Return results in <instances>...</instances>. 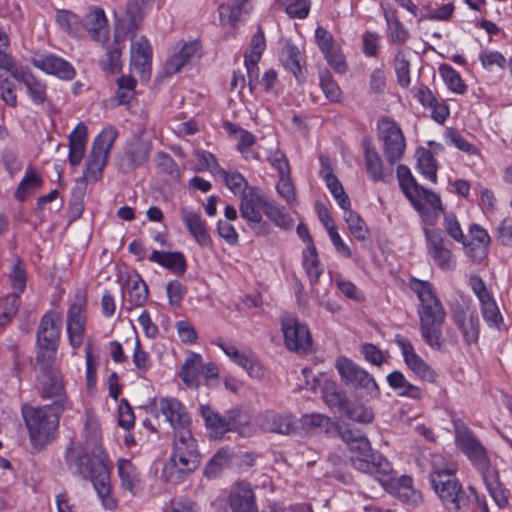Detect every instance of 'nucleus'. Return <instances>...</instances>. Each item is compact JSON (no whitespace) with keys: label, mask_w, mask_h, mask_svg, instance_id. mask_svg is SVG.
<instances>
[{"label":"nucleus","mask_w":512,"mask_h":512,"mask_svg":"<svg viewBox=\"0 0 512 512\" xmlns=\"http://www.w3.org/2000/svg\"><path fill=\"white\" fill-rule=\"evenodd\" d=\"M409 287L419 300L417 314L423 340L431 348L443 351L445 345L442 339V326L446 319V311L433 285L428 281L411 278Z\"/></svg>","instance_id":"1"},{"label":"nucleus","mask_w":512,"mask_h":512,"mask_svg":"<svg viewBox=\"0 0 512 512\" xmlns=\"http://www.w3.org/2000/svg\"><path fill=\"white\" fill-rule=\"evenodd\" d=\"M200 461L201 455L192 431L175 432L171 455L163 468V477L170 483H181L198 469Z\"/></svg>","instance_id":"2"},{"label":"nucleus","mask_w":512,"mask_h":512,"mask_svg":"<svg viewBox=\"0 0 512 512\" xmlns=\"http://www.w3.org/2000/svg\"><path fill=\"white\" fill-rule=\"evenodd\" d=\"M442 461L440 455H434L432 458L431 484L444 507L451 512H457L468 505L469 497L454 475L455 465Z\"/></svg>","instance_id":"3"},{"label":"nucleus","mask_w":512,"mask_h":512,"mask_svg":"<svg viewBox=\"0 0 512 512\" xmlns=\"http://www.w3.org/2000/svg\"><path fill=\"white\" fill-rule=\"evenodd\" d=\"M63 411L59 401L41 407H22V416L34 447L42 448L55 438Z\"/></svg>","instance_id":"4"},{"label":"nucleus","mask_w":512,"mask_h":512,"mask_svg":"<svg viewBox=\"0 0 512 512\" xmlns=\"http://www.w3.org/2000/svg\"><path fill=\"white\" fill-rule=\"evenodd\" d=\"M117 137V130L108 126L94 139L83 171V179L86 182L95 183L102 178L103 170L108 163L110 151Z\"/></svg>","instance_id":"5"},{"label":"nucleus","mask_w":512,"mask_h":512,"mask_svg":"<svg viewBox=\"0 0 512 512\" xmlns=\"http://www.w3.org/2000/svg\"><path fill=\"white\" fill-rule=\"evenodd\" d=\"M378 138L382 142V151L387 162L394 165L402 158L406 148L402 130L395 121L382 118L378 121Z\"/></svg>","instance_id":"6"},{"label":"nucleus","mask_w":512,"mask_h":512,"mask_svg":"<svg viewBox=\"0 0 512 512\" xmlns=\"http://www.w3.org/2000/svg\"><path fill=\"white\" fill-rule=\"evenodd\" d=\"M336 368L346 384L352 385L355 389L363 390L366 395L372 398L380 395L375 379L352 360L340 357L336 361Z\"/></svg>","instance_id":"7"},{"label":"nucleus","mask_w":512,"mask_h":512,"mask_svg":"<svg viewBox=\"0 0 512 512\" xmlns=\"http://www.w3.org/2000/svg\"><path fill=\"white\" fill-rule=\"evenodd\" d=\"M351 465L362 473L373 475L382 485L392 480V465L380 453L369 448L366 452L350 455Z\"/></svg>","instance_id":"8"},{"label":"nucleus","mask_w":512,"mask_h":512,"mask_svg":"<svg viewBox=\"0 0 512 512\" xmlns=\"http://www.w3.org/2000/svg\"><path fill=\"white\" fill-rule=\"evenodd\" d=\"M265 197L256 187H251L240 199V215L257 235L268 234V223L263 220L261 210L264 211Z\"/></svg>","instance_id":"9"},{"label":"nucleus","mask_w":512,"mask_h":512,"mask_svg":"<svg viewBox=\"0 0 512 512\" xmlns=\"http://www.w3.org/2000/svg\"><path fill=\"white\" fill-rule=\"evenodd\" d=\"M427 253L442 270H451L456 261L452 253L453 244L447 240L439 229L424 228Z\"/></svg>","instance_id":"10"},{"label":"nucleus","mask_w":512,"mask_h":512,"mask_svg":"<svg viewBox=\"0 0 512 512\" xmlns=\"http://www.w3.org/2000/svg\"><path fill=\"white\" fill-rule=\"evenodd\" d=\"M406 197L426 225L432 226L437 222L439 214L443 211L441 199L437 194L418 185Z\"/></svg>","instance_id":"11"},{"label":"nucleus","mask_w":512,"mask_h":512,"mask_svg":"<svg viewBox=\"0 0 512 512\" xmlns=\"http://www.w3.org/2000/svg\"><path fill=\"white\" fill-rule=\"evenodd\" d=\"M151 144L144 139L134 137L126 143L116 158L117 168L127 174L142 166L149 158Z\"/></svg>","instance_id":"12"},{"label":"nucleus","mask_w":512,"mask_h":512,"mask_svg":"<svg viewBox=\"0 0 512 512\" xmlns=\"http://www.w3.org/2000/svg\"><path fill=\"white\" fill-rule=\"evenodd\" d=\"M90 449L82 447V445L72 443L66 450V464L69 471L74 475H79L87 479L94 471L97 463L103 461L102 454L92 453L89 455Z\"/></svg>","instance_id":"13"},{"label":"nucleus","mask_w":512,"mask_h":512,"mask_svg":"<svg viewBox=\"0 0 512 512\" xmlns=\"http://www.w3.org/2000/svg\"><path fill=\"white\" fill-rule=\"evenodd\" d=\"M282 332L286 347L297 353H307L312 346L308 327L295 317L282 319Z\"/></svg>","instance_id":"14"},{"label":"nucleus","mask_w":512,"mask_h":512,"mask_svg":"<svg viewBox=\"0 0 512 512\" xmlns=\"http://www.w3.org/2000/svg\"><path fill=\"white\" fill-rule=\"evenodd\" d=\"M85 325L86 298L83 294H77L67 313V334L73 349H78L83 344Z\"/></svg>","instance_id":"15"},{"label":"nucleus","mask_w":512,"mask_h":512,"mask_svg":"<svg viewBox=\"0 0 512 512\" xmlns=\"http://www.w3.org/2000/svg\"><path fill=\"white\" fill-rule=\"evenodd\" d=\"M394 343L401 350L404 362L407 367L420 379L427 382H435L437 373L428 365L415 351L412 343L400 334L394 337Z\"/></svg>","instance_id":"16"},{"label":"nucleus","mask_w":512,"mask_h":512,"mask_svg":"<svg viewBox=\"0 0 512 512\" xmlns=\"http://www.w3.org/2000/svg\"><path fill=\"white\" fill-rule=\"evenodd\" d=\"M456 441L461 451L478 469L483 472L487 468H491L485 448L467 427L456 428Z\"/></svg>","instance_id":"17"},{"label":"nucleus","mask_w":512,"mask_h":512,"mask_svg":"<svg viewBox=\"0 0 512 512\" xmlns=\"http://www.w3.org/2000/svg\"><path fill=\"white\" fill-rule=\"evenodd\" d=\"M159 410L169 422L173 433L191 430L192 419L186 407L176 398L164 397L159 400Z\"/></svg>","instance_id":"18"},{"label":"nucleus","mask_w":512,"mask_h":512,"mask_svg":"<svg viewBox=\"0 0 512 512\" xmlns=\"http://www.w3.org/2000/svg\"><path fill=\"white\" fill-rule=\"evenodd\" d=\"M221 350L238 366L243 368L250 377L261 379L265 375L264 368L251 350H239L234 345L219 342L217 344Z\"/></svg>","instance_id":"19"},{"label":"nucleus","mask_w":512,"mask_h":512,"mask_svg":"<svg viewBox=\"0 0 512 512\" xmlns=\"http://www.w3.org/2000/svg\"><path fill=\"white\" fill-rule=\"evenodd\" d=\"M453 320L467 345L477 343L480 334V321L477 311L470 307V300H467L466 311L463 309L454 311Z\"/></svg>","instance_id":"20"},{"label":"nucleus","mask_w":512,"mask_h":512,"mask_svg":"<svg viewBox=\"0 0 512 512\" xmlns=\"http://www.w3.org/2000/svg\"><path fill=\"white\" fill-rule=\"evenodd\" d=\"M31 61L36 68L60 79L71 80L75 76L73 66L54 54H35Z\"/></svg>","instance_id":"21"},{"label":"nucleus","mask_w":512,"mask_h":512,"mask_svg":"<svg viewBox=\"0 0 512 512\" xmlns=\"http://www.w3.org/2000/svg\"><path fill=\"white\" fill-rule=\"evenodd\" d=\"M123 307L131 311L136 307H142L148 299V288L146 283L135 273L129 275L122 288Z\"/></svg>","instance_id":"22"},{"label":"nucleus","mask_w":512,"mask_h":512,"mask_svg":"<svg viewBox=\"0 0 512 512\" xmlns=\"http://www.w3.org/2000/svg\"><path fill=\"white\" fill-rule=\"evenodd\" d=\"M228 500L233 512H258L255 493L246 481L236 482L231 487Z\"/></svg>","instance_id":"23"},{"label":"nucleus","mask_w":512,"mask_h":512,"mask_svg":"<svg viewBox=\"0 0 512 512\" xmlns=\"http://www.w3.org/2000/svg\"><path fill=\"white\" fill-rule=\"evenodd\" d=\"M283 66L288 69L298 83H303L307 77L306 59L304 53L293 43L286 42L280 54Z\"/></svg>","instance_id":"24"},{"label":"nucleus","mask_w":512,"mask_h":512,"mask_svg":"<svg viewBox=\"0 0 512 512\" xmlns=\"http://www.w3.org/2000/svg\"><path fill=\"white\" fill-rule=\"evenodd\" d=\"M41 383L42 397L52 399L53 402H58L62 405V409L66 407V392L63 383V376L60 370H52L49 372H42L39 375Z\"/></svg>","instance_id":"25"},{"label":"nucleus","mask_w":512,"mask_h":512,"mask_svg":"<svg viewBox=\"0 0 512 512\" xmlns=\"http://www.w3.org/2000/svg\"><path fill=\"white\" fill-rule=\"evenodd\" d=\"M258 426L267 432L278 434H290L295 426L292 416L288 413H277L273 410H267L257 416Z\"/></svg>","instance_id":"26"},{"label":"nucleus","mask_w":512,"mask_h":512,"mask_svg":"<svg viewBox=\"0 0 512 512\" xmlns=\"http://www.w3.org/2000/svg\"><path fill=\"white\" fill-rule=\"evenodd\" d=\"M18 82H22L34 104H42L47 100L46 84L36 78L29 70L13 67L8 71Z\"/></svg>","instance_id":"27"},{"label":"nucleus","mask_w":512,"mask_h":512,"mask_svg":"<svg viewBox=\"0 0 512 512\" xmlns=\"http://www.w3.org/2000/svg\"><path fill=\"white\" fill-rule=\"evenodd\" d=\"M60 335L59 318L53 313L45 314L37 331V345L58 347Z\"/></svg>","instance_id":"28"},{"label":"nucleus","mask_w":512,"mask_h":512,"mask_svg":"<svg viewBox=\"0 0 512 512\" xmlns=\"http://www.w3.org/2000/svg\"><path fill=\"white\" fill-rule=\"evenodd\" d=\"M180 213L189 233L196 242L202 247L210 246L212 241L206 228V221L199 214L186 208H182Z\"/></svg>","instance_id":"29"},{"label":"nucleus","mask_w":512,"mask_h":512,"mask_svg":"<svg viewBox=\"0 0 512 512\" xmlns=\"http://www.w3.org/2000/svg\"><path fill=\"white\" fill-rule=\"evenodd\" d=\"M83 26L94 40L98 42H105L108 40V22L102 9L95 8L90 10L83 18Z\"/></svg>","instance_id":"30"},{"label":"nucleus","mask_w":512,"mask_h":512,"mask_svg":"<svg viewBox=\"0 0 512 512\" xmlns=\"http://www.w3.org/2000/svg\"><path fill=\"white\" fill-rule=\"evenodd\" d=\"M87 144V127L79 123L69 135V163L78 166L85 154Z\"/></svg>","instance_id":"31"},{"label":"nucleus","mask_w":512,"mask_h":512,"mask_svg":"<svg viewBox=\"0 0 512 512\" xmlns=\"http://www.w3.org/2000/svg\"><path fill=\"white\" fill-rule=\"evenodd\" d=\"M117 467L121 487L132 495H137L141 490V477L138 468L127 459H119Z\"/></svg>","instance_id":"32"},{"label":"nucleus","mask_w":512,"mask_h":512,"mask_svg":"<svg viewBox=\"0 0 512 512\" xmlns=\"http://www.w3.org/2000/svg\"><path fill=\"white\" fill-rule=\"evenodd\" d=\"M201 414L205 420L206 427L215 438H221L226 432L235 429L234 421L221 416L210 406H201Z\"/></svg>","instance_id":"33"},{"label":"nucleus","mask_w":512,"mask_h":512,"mask_svg":"<svg viewBox=\"0 0 512 512\" xmlns=\"http://www.w3.org/2000/svg\"><path fill=\"white\" fill-rule=\"evenodd\" d=\"M124 37L118 32L115 33L114 42L107 47L106 52L101 59L102 69L110 74L120 72L122 68L121 54L124 48Z\"/></svg>","instance_id":"34"},{"label":"nucleus","mask_w":512,"mask_h":512,"mask_svg":"<svg viewBox=\"0 0 512 512\" xmlns=\"http://www.w3.org/2000/svg\"><path fill=\"white\" fill-rule=\"evenodd\" d=\"M149 260L179 275L184 274L187 267L185 257L181 252L154 250L150 254Z\"/></svg>","instance_id":"35"},{"label":"nucleus","mask_w":512,"mask_h":512,"mask_svg":"<svg viewBox=\"0 0 512 512\" xmlns=\"http://www.w3.org/2000/svg\"><path fill=\"white\" fill-rule=\"evenodd\" d=\"M130 64L140 73H144L151 60V46L145 37L132 42Z\"/></svg>","instance_id":"36"},{"label":"nucleus","mask_w":512,"mask_h":512,"mask_svg":"<svg viewBox=\"0 0 512 512\" xmlns=\"http://www.w3.org/2000/svg\"><path fill=\"white\" fill-rule=\"evenodd\" d=\"M387 382L392 389L398 391L399 396L411 399H421L424 396L423 390L411 384L400 371L391 372L387 376Z\"/></svg>","instance_id":"37"},{"label":"nucleus","mask_w":512,"mask_h":512,"mask_svg":"<svg viewBox=\"0 0 512 512\" xmlns=\"http://www.w3.org/2000/svg\"><path fill=\"white\" fill-rule=\"evenodd\" d=\"M84 448L90 449L91 453L104 455L102 448V434L98 420L87 414L84 428Z\"/></svg>","instance_id":"38"},{"label":"nucleus","mask_w":512,"mask_h":512,"mask_svg":"<svg viewBox=\"0 0 512 512\" xmlns=\"http://www.w3.org/2000/svg\"><path fill=\"white\" fill-rule=\"evenodd\" d=\"M204 370L203 359L198 354L190 355L184 362L180 377L182 381L190 388H196L199 385L201 371Z\"/></svg>","instance_id":"39"},{"label":"nucleus","mask_w":512,"mask_h":512,"mask_svg":"<svg viewBox=\"0 0 512 512\" xmlns=\"http://www.w3.org/2000/svg\"><path fill=\"white\" fill-rule=\"evenodd\" d=\"M482 477L486 488L499 507H504L508 503V491L498 480L497 471L493 468H487L482 472Z\"/></svg>","instance_id":"40"},{"label":"nucleus","mask_w":512,"mask_h":512,"mask_svg":"<svg viewBox=\"0 0 512 512\" xmlns=\"http://www.w3.org/2000/svg\"><path fill=\"white\" fill-rule=\"evenodd\" d=\"M363 145L366 171L370 179L374 182L384 181L385 172L379 153L368 141Z\"/></svg>","instance_id":"41"},{"label":"nucleus","mask_w":512,"mask_h":512,"mask_svg":"<svg viewBox=\"0 0 512 512\" xmlns=\"http://www.w3.org/2000/svg\"><path fill=\"white\" fill-rule=\"evenodd\" d=\"M248 0H230V2L219 6V16L222 24L235 26L243 14H248Z\"/></svg>","instance_id":"42"},{"label":"nucleus","mask_w":512,"mask_h":512,"mask_svg":"<svg viewBox=\"0 0 512 512\" xmlns=\"http://www.w3.org/2000/svg\"><path fill=\"white\" fill-rule=\"evenodd\" d=\"M43 185V179L34 169H27L24 177L20 181L17 190L15 191V198L23 202L28 196L33 194Z\"/></svg>","instance_id":"43"},{"label":"nucleus","mask_w":512,"mask_h":512,"mask_svg":"<svg viewBox=\"0 0 512 512\" xmlns=\"http://www.w3.org/2000/svg\"><path fill=\"white\" fill-rule=\"evenodd\" d=\"M394 494L402 502L411 505H417L421 498V493L413 488V480L410 476H401L397 479Z\"/></svg>","instance_id":"44"},{"label":"nucleus","mask_w":512,"mask_h":512,"mask_svg":"<svg viewBox=\"0 0 512 512\" xmlns=\"http://www.w3.org/2000/svg\"><path fill=\"white\" fill-rule=\"evenodd\" d=\"M263 212L276 226L282 229H290L293 225L290 215L285 212L284 207L275 201L265 199Z\"/></svg>","instance_id":"45"},{"label":"nucleus","mask_w":512,"mask_h":512,"mask_svg":"<svg viewBox=\"0 0 512 512\" xmlns=\"http://www.w3.org/2000/svg\"><path fill=\"white\" fill-rule=\"evenodd\" d=\"M341 438L346 443L351 454L363 453L372 448L368 438L358 430L347 428L341 431Z\"/></svg>","instance_id":"46"},{"label":"nucleus","mask_w":512,"mask_h":512,"mask_svg":"<svg viewBox=\"0 0 512 512\" xmlns=\"http://www.w3.org/2000/svg\"><path fill=\"white\" fill-rule=\"evenodd\" d=\"M303 267L310 279L311 283L318 281L322 274L320 261L314 244H310L303 251Z\"/></svg>","instance_id":"47"},{"label":"nucleus","mask_w":512,"mask_h":512,"mask_svg":"<svg viewBox=\"0 0 512 512\" xmlns=\"http://www.w3.org/2000/svg\"><path fill=\"white\" fill-rule=\"evenodd\" d=\"M218 177H221L223 179L227 188L234 195H240L242 197L243 194H246L248 190L251 188L249 187L246 178L238 171L228 172L223 169V173H219Z\"/></svg>","instance_id":"48"},{"label":"nucleus","mask_w":512,"mask_h":512,"mask_svg":"<svg viewBox=\"0 0 512 512\" xmlns=\"http://www.w3.org/2000/svg\"><path fill=\"white\" fill-rule=\"evenodd\" d=\"M20 306V297L11 293L0 299V329L5 327L15 317Z\"/></svg>","instance_id":"49"},{"label":"nucleus","mask_w":512,"mask_h":512,"mask_svg":"<svg viewBox=\"0 0 512 512\" xmlns=\"http://www.w3.org/2000/svg\"><path fill=\"white\" fill-rule=\"evenodd\" d=\"M439 73L450 91L457 94H464L466 92V84L460 74L452 66L442 64L439 67Z\"/></svg>","instance_id":"50"},{"label":"nucleus","mask_w":512,"mask_h":512,"mask_svg":"<svg viewBox=\"0 0 512 512\" xmlns=\"http://www.w3.org/2000/svg\"><path fill=\"white\" fill-rule=\"evenodd\" d=\"M87 479L92 481L93 486L100 497H105L109 494V473L103 461L96 464L94 471Z\"/></svg>","instance_id":"51"},{"label":"nucleus","mask_w":512,"mask_h":512,"mask_svg":"<svg viewBox=\"0 0 512 512\" xmlns=\"http://www.w3.org/2000/svg\"><path fill=\"white\" fill-rule=\"evenodd\" d=\"M153 0H129L127 3V31L134 33L144 17L145 4Z\"/></svg>","instance_id":"52"},{"label":"nucleus","mask_w":512,"mask_h":512,"mask_svg":"<svg viewBox=\"0 0 512 512\" xmlns=\"http://www.w3.org/2000/svg\"><path fill=\"white\" fill-rule=\"evenodd\" d=\"M388 26V38L393 44H402L409 38L408 30L403 26L398 17L392 13H385Z\"/></svg>","instance_id":"53"},{"label":"nucleus","mask_w":512,"mask_h":512,"mask_svg":"<svg viewBox=\"0 0 512 512\" xmlns=\"http://www.w3.org/2000/svg\"><path fill=\"white\" fill-rule=\"evenodd\" d=\"M418 168L420 172L431 182L437 181V164L433 154L429 150L421 149L417 151Z\"/></svg>","instance_id":"54"},{"label":"nucleus","mask_w":512,"mask_h":512,"mask_svg":"<svg viewBox=\"0 0 512 512\" xmlns=\"http://www.w3.org/2000/svg\"><path fill=\"white\" fill-rule=\"evenodd\" d=\"M323 399L331 410L341 415L348 409L349 401L342 391L334 388H326L323 392Z\"/></svg>","instance_id":"55"},{"label":"nucleus","mask_w":512,"mask_h":512,"mask_svg":"<svg viewBox=\"0 0 512 512\" xmlns=\"http://www.w3.org/2000/svg\"><path fill=\"white\" fill-rule=\"evenodd\" d=\"M58 347L37 345V365L40 373L59 370L55 365Z\"/></svg>","instance_id":"56"},{"label":"nucleus","mask_w":512,"mask_h":512,"mask_svg":"<svg viewBox=\"0 0 512 512\" xmlns=\"http://www.w3.org/2000/svg\"><path fill=\"white\" fill-rule=\"evenodd\" d=\"M319 79L325 97L331 102L340 101L342 92L338 84L333 80L331 73L328 70H323L319 73Z\"/></svg>","instance_id":"57"},{"label":"nucleus","mask_w":512,"mask_h":512,"mask_svg":"<svg viewBox=\"0 0 512 512\" xmlns=\"http://www.w3.org/2000/svg\"><path fill=\"white\" fill-rule=\"evenodd\" d=\"M291 18L304 19L310 10L309 0H276Z\"/></svg>","instance_id":"58"},{"label":"nucleus","mask_w":512,"mask_h":512,"mask_svg":"<svg viewBox=\"0 0 512 512\" xmlns=\"http://www.w3.org/2000/svg\"><path fill=\"white\" fill-rule=\"evenodd\" d=\"M344 220L347 223L350 232L358 239L365 240L368 229L364 220L353 210L344 213Z\"/></svg>","instance_id":"59"},{"label":"nucleus","mask_w":512,"mask_h":512,"mask_svg":"<svg viewBox=\"0 0 512 512\" xmlns=\"http://www.w3.org/2000/svg\"><path fill=\"white\" fill-rule=\"evenodd\" d=\"M444 136L450 144L454 145L459 150L469 155L479 154L478 148L475 145L468 142L464 137H462L457 130L453 128H447L444 133Z\"/></svg>","instance_id":"60"},{"label":"nucleus","mask_w":512,"mask_h":512,"mask_svg":"<svg viewBox=\"0 0 512 512\" xmlns=\"http://www.w3.org/2000/svg\"><path fill=\"white\" fill-rule=\"evenodd\" d=\"M394 68L397 76V82L402 88H407L410 83V63L402 52H398L395 57Z\"/></svg>","instance_id":"61"},{"label":"nucleus","mask_w":512,"mask_h":512,"mask_svg":"<svg viewBox=\"0 0 512 512\" xmlns=\"http://www.w3.org/2000/svg\"><path fill=\"white\" fill-rule=\"evenodd\" d=\"M343 415L359 423H370L374 418L373 411L370 408L362 404H352L350 402L348 403V409H346Z\"/></svg>","instance_id":"62"},{"label":"nucleus","mask_w":512,"mask_h":512,"mask_svg":"<svg viewBox=\"0 0 512 512\" xmlns=\"http://www.w3.org/2000/svg\"><path fill=\"white\" fill-rule=\"evenodd\" d=\"M455 7L452 3L443 4L436 9L425 8L420 12V20L446 21L454 13Z\"/></svg>","instance_id":"63"},{"label":"nucleus","mask_w":512,"mask_h":512,"mask_svg":"<svg viewBox=\"0 0 512 512\" xmlns=\"http://www.w3.org/2000/svg\"><path fill=\"white\" fill-rule=\"evenodd\" d=\"M195 157L198 161L199 170H209L214 176L223 173V168L218 164L215 156L208 151H196Z\"/></svg>","instance_id":"64"}]
</instances>
